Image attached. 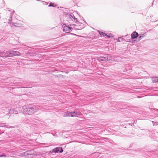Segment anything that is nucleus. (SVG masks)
<instances>
[{"label": "nucleus", "instance_id": "obj_27", "mask_svg": "<svg viewBox=\"0 0 158 158\" xmlns=\"http://www.w3.org/2000/svg\"><path fill=\"white\" fill-rule=\"evenodd\" d=\"M113 143H113V144H115V145H116V143H114V142H113Z\"/></svg>", "mask_w": 158, "mask_h": 158}, {"label": "nucleus", "instance_id": "obj_19", "mask_svg": "<svg viewBox=\"0 0 158 158\" xmlns=\"http://www.w3.org/2000/svg\"><path fill=\"white\" fill-rule=\"evenodd\" d=\"M56 6V5H54V4L53 3H52V2H50V3H49V5H48V6H52V7H54L55 6Z\"/></svg>", "mask_w": 158, "mask_h": 158}, {"label": "nucleus", "instance_id": "obj_20", "mask_svg": "<svg viewBox=\"0 0 158 158\" xmlns=\"http://www.w3.org/2000/svg\"><path fill=\"white\" fill-rule=\"evenodd\" d=\"M151 110L152 111H153V110H154L157 111L158 112V109H156V108H155V109L151 108Z\"/></svg>", "mask_w": 158, "mask_h": 158}, {"label": "nucleus", "instance_id": "obj_26", "mask_svg": "<svg viewBox=\"0 0 158 158\" xmlns=\"http://www.w3.org/2000/svg\"><path fill=\"white\" fill-rule=\"evenodd\" d=\"M4 156L3 155H0V157H2V156Z\"/></svg>", "mask_w": 158, "mask_h": 158}, {"label": "nucleus", "instance_id": "obj_7", "mask_svg": "<svg viewBox=\"0 0 158 158\" xmlns=\"http://www.w3.org/2000/svg\"><path fill=\"white\" fill-rule=\"evenodd\" d=\"M10 51V57H12L13 56H19L20 55V53L17 51Z\"/></svg>", "mask_w": 158, "mask_h": 158}, {"label": "nucleus", "instance_id": "obj_13", "mask_svg": "<svg viewBox=\"0 0 158 158\" xmlns=\"http://www.w3.org/2000/svg\"><path fill=\"white\" fill-rule=\"evenodd\" d=\"M18 114L17 112L15 110H10L8 113L9 114Z\"/></svg>", "mask_w": 158, "mask_h": 158}, {"label": "nucleus", "instance_id": "obj_4", "mask_svg": "<svg viewBox=\"0 0 158 158\" xmlns=\"http://www.w3.org/2000/svg\"><path fill=\"white\" fill-rule=\"evenodd\" d=\"M63 150L62 149V147H57L53 149L52 150V152L50 151V152L51 153H52V152L54 153H62L63 152Z\"/></svg>", "mask_w": 158, "mask_h": 158}, {"label": "nucleus", "instance_id": "obj_16", "mask_svg": "<svg viewBox=\"0 0 158 158\" xmlns=\"http://www.w3.org/2000/svg\"><path fill=\"white\" fill-rule=\"evenodd\" d=\"M9 11L10 12V19H9V22H10L12 20V12L14 13L15 12V11L14 10H13L12 11L11 10H9Z\"/></svg>", "mask_w": 158, "mask_h": 158}, {"label": "nucleus", "instance_id": "obj_29", "mask_svg": "<svg viewBox=\"0 0 158 158\" xmlns=\"http://www.w3.org/2000/svg\"><path fill=\"white\" fill-rule=\"evenodd\" d=\"M130 151H132L130 150Z\"/></svg>", "mask_w": 158, "mask_h": 158}, {"label": "nucleus", "instance_id": "obj_10", "mask_svg": "<svg viewBox=\"0 0 158 158\" xmlns=\"http://www.w3.org/2000/svg\"><path fill=\"white\" fill-rule=\"evenodd\" d=\"M64 117L65 116H71L72 117H73V114H72V112L66 111L64 113Z\"/></svg>", "mask_w": 158, "mask_h": 158}, {"label": "nucleus", "instance_id": "obj_21", "mask_svg": "<svg viewBox=\"0 0 158 158\" xmlns=\"http://www.w3.org/2000/svg\"><path fill=\"white\" fill-rule=\"evenodd\" d=\"M146 35V32L144 33L143 34H141L139 35L140 36H145Z\"/></svg>", "mask_w": 158, "mask_h": 158}, {"label": "nucleus", "instance_id": "obj_2", "mask_svg": "<svg viewBox=\"0 0 158 158\" xmlns=\"http://www.w3.org/2000/svg\"><path fill=\"white\" fill-rule=\"evenodd\" d=\"M64 16H65L66 18L69 20H71L75 23H77V24H79L80 23L78 22L77 19L75 18L73 14L65 12L64 14Z\"/></svg>", "mask_w": 158, "mask_h": 158}, {"label": "nucleus", "instance_id": "obj_8", "mask_svg": "<svg viewBox=\"0 0 158 158\" xmlns=\"http://www.w3.org/2000/svg\"><path fill=\"white\" fill-rule=\"evenodd\" d=\"M64 25H63V29L64 32L67 33H69L70 30L71 31V29L72 28H71L69 26H67L65 25L64 26Z\"/></svg>", "mask_w": 158, "mask_h": 158}, {"label": "nucleus", "instance_id": "obj_9", "mask_svg": "<svg viewBox=\"0 0 158 158\" xmlns=\"http://www.w3.org/2000/svg\"><path fill=\"white\" fill-rule=\"evenodd\" d=\"M73 117H78L81 114L80 111L78 109L72 112Z\"/></svg>", "mask_w": 158, "mask_h": 158}, {"label": "nucleus", "instance_id": "obj_15", "mask_svg": "<svg viewBox=\"0 0 158 158\" xmlns=\"http://www.w3.org/2000/svg\"><path fill=\"white\" fill-rule=\"evenodd\" d=\"M28 152V154L29 155H31L34 154V151L33 150H30L27 151Z\"/></svg>", "mask_w": 158, "mask_h": 158}, {"label": "nucleus", "instance_id": "obj_6", "mask_svg": "<svg viewBox=\"0 0 158 158\" xmlns=\"http://www.w3.org/2000/svg\"><path fill=\"white\" fill-rule=\"evenodd\" d=\"M139 35L138 34V33L136 31L134 32L131 34V39L129 40L128 41L131 42H132L131 41L132 40V39L137 38V37H138Z\"/></svg>", "mask_w": 158, "mask_h": 158}, {"label": "nucleus", "instance_id": "obj_11", "mask_svg": "<svg viewBox=\"0 0 158 158\" xmlns=\"http://www.w3.org/2000/svg\"><path fill=\"white\" fill-rule=\"evenodd\" d=\"M0 127H5L7 128H13V127L12 126H10L7 124H6V123H0Z\"/></svg>", "mask_w": 158, "mask_h": 158}, {"label": "nucleus", "instance_id": "obj_22", "mask_svg": "<svg viewBox=\"0 0 158 158\" xmlns=\"http://www.w3.org/2000/svg\"><path fill=\"white\" fill-rule=\"evenodd\" d=\"M83 27H81L80 26H78L77 29L78 30H80V29H82L83 28Z\"/></svg>", "mask_w": 158, "mask_h": 158}, {"label": "nucleus", "instance_id": "obj_5", "mask_svg": "<svg viewBox=\"0 0 158 158\" xmlns=\"http://www.w3.org/2000/svg\"><path fill=\"white\" fill-rule=\"evenodd\" d=\"M10 51H7L6 52L4 51L0 52V56L2 57H10Z\"/></svg>", "mask_w": 158, "mask_h": 158}, {"label": "nucleus", "instance_id": "obj_25", "mask_svg": "<svg viewBox=\"0 0 158 158\" xmlns=\"http://www.w3.org/2000/svg\"><path fill=\"white\" fill-rule=\"evenodd\" d=\"M43 4L44 5H47L48 3H47L46 2H43Z\"/></svg>", "mask_w": 158, "mask_h": 158}, {"label": "nucleus", "instance_id": "obj_17", "mask_svg": "<svg viewBox=\"0 0 158 158\" xmlns=\"http://www.w3.org/2000/svg\"><path fill=\"white\" fill-rule=\"evenodd\" d=\"M12 25L15 27H20V24L17 23H13Z\"/></svg>", "mask_w": 158, "mask_h": 158}, {"label": "nucleus", "instance_id": "obj_14", "mask_svg": "<svg viewBox=\"0 0 158 158\" xmlns=\"http://www.w3.org/2000/svg\"><path fill=\"white\" fill-rule=\"evenodd\" d=\"M22 155L23 156H24L25 157H29V154H28V152L27 151H26L25 152L22 153Z\"/></svg>", "mask_w": 158, "mask_h": 158}, {"label": "nucleus", "instance_id": "obj_18", "mask_svg": "<svg viewBox=\"0 0 158 158\" xmlns=\"http://www.w3.org/2000/svg\"><path fill=\"white\" fill-rule=\"evenodd\" d=\"M153 82L154 83L158 82V78H153L152 79Z\"/></svg>", "mask_w": 158, "mask_h": 158}, {"label": "nucleus", "instance_id": "obj_1", "mask_svg": "<svg viewBox=\"0 0 158 158\" xmlns=\"http://www.w3.org/2000/svg\"><path fill=\"white\" fill-rule=\"evenodd\" d=\"M39 110V109L37 106L30 104L23 106L22 110L24 114L32 115L36 113Z\"/></svg>", "mask_w": 158, "mask_h": 158}, {"label": "nucleus", "instance_id": "obj_28", "mask_svg": "<svg viewBox=\"0 0 158 158\" xmlns=\"http://www.w3.org/2000/svg\"><path fill=\"white\" fill-rule=\"evenodd\" d=\"M128 36V35H127L126 36Z\"/></svg>", "mask_w": 158, "mask_h": 158}, {"label": "nucleus", "instance_id": "obj_12", "mask_svg": "<svg viewBox=\"0 0 158 158\" xmlns=\"http://www.w3.org/2000/svg\"><path fill=\"white\" fill-rule=\"evenodd\" d=\"M99 33L101 36H102L104 37L106 36L108 38H110V35H108L107 34H105V33L103 32H101L100 31H99Z\"/></svg>", "mask_w": 158, "mask_h": 158}, {"label": "nucleus", "instance_id": "obj_23", "mask_svg": "<svg viewBox=\"0 0 158 158\" xmlns=\"http://www.w3.org/2000/svg\"><path fill=\"white\" fill-rule=\"evenodd\" d=\"M143 37H144V36H140V35H139V36H138V37L139 39V40H141Z\"/></svg>", "mask_w": 158, "mask_h": 158}, {"label": "nucleus", "instance_id": "obj_24", "mask_svg": "<svg viewBox=\"0 0 158 158\" xmlns=\"http://www.w3.org/2000/svg\"><path fill=\"white\" fill-rule=\"evenodd\" d=\"M128 124L129 125L132 126L133 125V123H128Z\"/></svg>", "mask_w": 158, "mask_h": 158}, {"label": "nucleus", "instance_id": "obj_3", "mask_svg": "<svg viewBox=\"0 0 158 158\" xmlns=\"http://www.w3.org/2000/svg\"><path fill=\"white\" fill-rule=\"evenodd\" d=\"M97 60L98 62L103 63L108 60V57L106 55H102L97 57Z\"/></svg>", "mask_w": 158, "mask_h": 158}]
</instances>
